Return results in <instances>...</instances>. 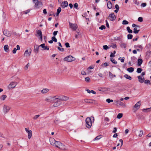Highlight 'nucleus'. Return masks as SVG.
<instances>
[{
    "instance_id": "f257e3e1",
    "label": "nucleus",
    "mask_w": 151,
    "mask_h": 151,
    "mask_svg": "<svg viewBox=\"0 0 151 151\" xmlns=\"http://www.w3.org/2000/svg\"><path fill=\"white\" fill-rule=\"evenodd\" d=\"M56 96H50L47 99H45V101L52 102H54L53 106L54 107H57L60 106L61 104V101L59 99V98H55Z\"/></svg>"
},
{
    "instance_id": "f03ea898",
    "label": "nucleus",
    "mask_w": 151,
    "mask_h": 151,
    "mask_svg": "<svg viewBox=\"0 0 151 151\" xmlns=\"http://www.w3.org/2000/svg\"><path fill=\"white\" fill-rule=\"evenodd\" d=\"M55 145L57 147L61 150H66L65 145L59 141H57Z\"/></svg>"
},
{
    "instance_id": "7ed1b4c3",
    "label": "nucleus",
    "mask_w": 151,
    "mask_h": 151,
    "mask_svg": "<svg viewBox=\"0 0 151 151\" xmlns=\"http://www.w3.org/2000/svg\"><path fill=\"white\" fill-rule=\"evenodd\" d=\"M86 127L88 128H90L92 125V121L91 118L87 117L86 119Z\"/></svg>"
},
{
    "instance_id": "20e7f679",
    "label": "nucleus",
    "mask_w": 151,
    "mask_h": 151,
    "mask_svg": "<svg viewBox=\"0 0 151 151\" xmlns=\"http://www.w3.org/2000/svg\"><path fill=\"white\" fill-rule=\"evenodd\" d=\"M17 84V83L14 82H11L8 86V88L10 90L14 88Z\"/></svg>"
},
{
    "instance_id": "39448f33",
    "label": "nucleus",
    "mask_w": 151,
    "mask_h": 151,
    "mask_svg": "<svg viewBox=\"0 0 151 151\" xmlns=\"http://www.w3.org/2000/svg\"><path fill=\"white\" fill-rule=\"evenodd\" d=\"M64 60L65 61L70 62L75 60V58L71 56H68L64 58Z\"/></svg>"
},
{
    "instance_id": "423d86ee",
    "label": "nucleus",
    "mask_w": 151,
    "mask_h": 151,
    "mask_svg": "<svg viewBox=\"0 0 151 151\" xmlns=\"http://www.w3.org/2000/svg\"><path fill=\"white\" fill-rule=\"evenodd\" d=\"M10 109V107L6 105H4L3 106V111L4 114H6L9 112Z\"/></svg>"
},
{
    "instance_id": "0eeeda50",
    "label": "nucleus",
    "mask_w": 151,
    "mask_h": 151,
    "mask_svg": "<svg viewBox=\"0 0 151 151\" xmlns=\"http://www.w3.org/2000/svg\"><path fill=\"white\" fill-rule=\"evenodd\" d=\"M3 34L7 37H10L12 35V32L7 29H5L3 31Z\"/></svg>"
},
{
    "instance_id": "6e6552de",
    "label": "nucleus",
    "mask_w": 151,
    "mask_h": 151,
    "mask_svg": "<svg viewBox=\"0 0 151 151\" xmlns=\"http://www.w3.org/2000/svg\"><path fill=\"white\" fill-rule=\"evenodd\" d=\"M32 51L31 49L26 50L24 54V55L26 57H28L30 56Z\"/></svg>"
},
{
    "instance_id": "1a4fd4ad",
    "label": "nucleus",
    "mask_w": 151,
    "mask_h": 151,
    "mask_svg": "<svg viewBox=\"0 0 151 151\" xmlns=\"http://www.w3.org/2000/svg\"><path fill=\"white\" fill-rule=\"evenodd\" d=\"M109 19L111 21H113L114 20L116 19V17L115 15H114V13H112L110 14H109Z\"/></svg>"
},
{
    "instance_id": "9d476101",
    "label": "nucleus",
    "mask_w": 151,
    "mask_h": 151,
    "mask_svg": "<svg viewBox=\"0 0 151 151\" xmlns=\"http://www.w3.org/2000/svg\"><path fill=\"white\" fill-rule=\"evenodd\" d=\"M70 27L73 30H75L77 28L76 24H73L71 22H69Z\"/></svg>"
},
{
    "instance_id": "9b49d317",
    "label": "nucleus",
    "mask_w": 151,
    "mask_h": 151,
    "mask_svg": "<svg viewBox=\"0 0 151 151\" xmlns=\"http://www.w3.org/2000/svg\"><path fill=\"white\" fill-rule=\"evenodd\" d=\"M25 129L26 132L28 133V138L29 139H30L32 135V131L30 130L27 129V128H25Z\"/></svg>"
},
{
    "instance_id": "f8f14e48",
    "label": "nucleus",
    "mask_w": 151,
    "mask_h": 151,
    "mask_svg": "<svg viewBox=\"0 0 151 151\" xmlns=\"http://www.w3.org/2000/svg\"><path fill=\"white\" fill-rule=\"evenodd\" d=\"M58 98L61 101H65L69 99V97L66 96H59Z\"/></svg>"
},
{
    "instance_id": "ddd939ff",
    "label": "nucleus",
    "mask_w": 151,
    "mask_h": 151,
    "mask_svg": "<svg viewBox=\"0 0 151 151\" xmlns=\"http://www.w3.org/2000/svg\"><path fill=\"white\" fill-rule=\"evenodd\" d=\"M42 6V2L40 1H37L35 3V7L37 8H39Z\"/></svg>"
},
{
    "instance_id": "4468645a",
    "label": "nucleus",
    "mask_w": 151,
    "mask_h": 151,
    "mask_svg": "<svg viewBox=\"0 0 151 151\" xmlns=\"http://www.w3.org/2000/svg\"><path fill=\"white\" fill-rule=\"evenodd\" d=\"M39 47V46L37 45H34V51L35 53H37L38 52Z\"/></svg>"
},
{
    "instance_id": "2eb2a0df",
    "label": "nucleus",
    "mask_w": 151,
    "mask_h": 151,
    "mask_svg": "<svg viewBox=\"0 0 151 151\" xmlns=\"http://www.w3.org/2000/svg\"><path fill=\"white\" fill-rule=\"evenodd\" d=\"M141 104V103L140 101H139L137 102L135 105L134 106V108H135L137 109H138L140 107V106Z\"/></svg>"
},
{
    "instance_id": "dca6fc26",
    "label": "nucleus",
    "mask_w": 151,
    "mask_h": 151,
    "mask_svg": "<svg viewBox=\"0 0 151 151\" xmlns=\"http://www.w3.org/2000/svg\"><path fill=\"white\" fill-rule=\"evenodd\" d=\"M40 47H41L43 50H49V48L47 46L45 45V44L44 43L41 44L39 46Z\"/></svg>"
},
{
    "instance_id": "f3484780",
    "label": "nucleus",
    "mask_w": 151,
    "mask_h": 151,
    "mask_svg": "<svg viewBox=\"0 0 151 151\" xmlns=\"http://www.w3.org/2000/svg\"><path fill=\"white\" fill-rule=\"evenodd\" d=\"M50 143L51 145L54 146L55 145L56 142L57 141H56L54 139L52 138L50 140Z\"/></svg>"
},
{
    "instance_id": "a211bd4d",
    "label": "nucleus",
    "mask_w": 151,
    "mask_h": 151,
    "mask_svg": "<svg viewBox=\"0 0 151 151\" xmlns=\"http://www.w3.org/2000/svg\"><path fill=\"white\" fill-rule=\"evenodd\" d=\"M139 79V81L140 83H142L145 80V78L143 77V78H142V77L140 76H139L137 77Z\"/></svg>"
},
{
    "instance_id": "6ab92c4d",
    "label": "nucleus",
    "mask_w": 151,
    "mask_h": 151,
    "mask_svg": "<svg viewBox=\"0 0 151 151\" xmlns=\"http://www.w3.org/2000/svg\"><path fill=\"white\" fill-rule=\"evenodd\" d=\"M68 2L67 1H64L61 5V6L63 8L66 7L68 6Z\"/></svg>"
},
{
    "instance_id": "aec40b11",
    "label": "nucleus",
    "mask_w": 151,
    "mask_h": 151,
    "mask_svg": "<svg viewBox=\"0 0 151 151\" xmlns=\"http://www.w3.org/2000/svg\"><path fill=\"white\" fill-rule=\"evenodd\" d=\"M84 101L85 102L87 103H94L95 102V101L93 100L88 99H84Z\"/></svg>"
},
{
    "instance_id": "412c9836",
    "label": "nucleus",
    "mask_w": 151,
    "mask_h": 151,
    "mask_svg": "<svg viewBox=\"0 0 151 151\" xmlns=\"http://www.w3.org/2000/svg\"><path fill=\"white\" fill-rule=\"evenodd\" d=\"M107 6L109 9H111L112 7V5L110 1H109L107 3Z\"/></svg>"
},
{
    "instance_id": "4be33fe9",
    "label": "nucleus",
    "mask_w": 151,
    "mask_h": 151,
    "mask_svg": "<svg viewBox=\"0 0 151 151\" xmlns=\"http://www.w3.org/2000/svg\"><path fill=\"white\" fill-rule=\"evenodd\" d=\"M142 60L141 59H139L138 60L137 65L139 66L141 65L142 63Z\"/></svg>"
},
{
    "instance_id": "5701e85b",
    "label": "nucleus",
    "mask_w": 151,
    "mask_h": 151,
    "mask_svg": "<svg viewBox=\"0 0 151 151\" xmlns=\"http://www.w3.org/2000/svg\"><path fill=\"white\" fill-rule=\"evenodd\" d=\"M37 35H36V36L38 37L42 35V32L40 30L37 31Z\"/></svg>"
},
{
    "instance_id": "b1692460",
    "label": "nucleus",
    "mask_w": 151,
    "mask_h": 151,
    "mask_svg": "<svg viewBox=\"0 0 151 151\" xmlns=\"http://www.w3.org/2000/svg\"><path fill=\"white\" fill-rule=\"evenodd\" d=\"M146 55L148 58L151 57V51H147L146 53Z\"/></svg>"
},
{
    "instance_id": "393cba45",
    "label": "nucleus",
    "mask_w": 151,
    "mask_h": 151,
    "mask_svg": "<svg viewBox=\"0 0 151 151\" xmlns=\"http://www.w3.org/2000/svg\"><path fill=\"white\" fill-rule=\"evenodd\" d=\"M4 50L6 52H9V46L8 45H4Z\"/></svg>"
},
{
    "instance_id": "a878e982",
    "label": "nucleus",
    "mask_w": 151,
    "mask_h": 151,
    "mask_svg": "<svg viewBox=\"0 0 151 151\" xmlns=\"http://www.w3.org/2000/svg\"><path fill=\"white\" fill-rule=\"evenodd\" d=\"M134 70V69L132 67H130L127 69V70L128 71L129 73L132 72Z\"/></svg>"
},
{
    "instance_id": "bb28decb",
    "label": "nucleus",
    "mask_w": 151,
    "mask_h": 151,
    "mask_svg": "<svg viewBox=\"0 0 151 151\" xmlns=\"http://www.w3.org/2000/svg\"><path fill=\"white\" fill-rule=\"evenodd\" d=\"M124 77L127 79H129V80H131L132 79L131 77L127 74H125L124 76Z\"/></svg>"
},
{
    "instance_id": "cd10ccee",
    "label": "nucleus",
    "mask_w": 151,
    "mask_h": 151,
    "mask_svg": "<svg viewBox=\"0 0 151 151\" xmlns=\"http://www.w3.org/2000/svg\"><path fill=\"white\" fill-rule=\"evenodd\" d=\"M49 90L48 89L45 88L43 89L41 91V92L43 93H47L48 91Z\"/></svg>"
},
{
    "instance_id": "c85d7f7f",
    "label": "nucleus",
    "mask_w": 151,
    "mask_h": 151,
    "mask_svg": "<svg viewBox=\"0 0 151 151\" xmlns=\"http://www.w3.org/2000/svg\"><path fill=\"white\" fill-rule=\"evenodd\" d=\"M139 31V29L137 30V29L136 27H135L133 29V32L135 34L138 33Z\"/></svg>"
},
{
    "instance_id": "c756f323",
    "label": "nucleus",
    "mask_w": 151,
    "mask_h": 151,
    "mask_svg": "<svg viewBox=\"0 0 151 151\" xmlns=\"http://www.w3.org/2000/svg\"><path fill=\"white\" fill-rule=\"evenodd\" d=\"M123 116V114L122 113H119L117 115L116 118L118 119H120Z\"/></svg>"
},
{
    "instance_id": "7c9ffc66",
    "label": "nucleus",
    "mask_w": 151,
    "mask_h": 151,
    "mask_svg": "<svg viewBox=\"0 0 151 151\" xmlns=\"http://www.w3.org/2000/svg\"><path fill=\"white\" fill-rule=\"evenodd\" d=\"M117 104H119L120 106H125V105L122 102L120 101H117Z\"/></svg>"
},
{
    "instance_id": "2f4dec72",
    "label": "nucleus",
    "mask_w": 151,
    "mask_h": 151,
    "mask_svg": "<svg viewBox=\"0 0 151 151\" xmlns=\"http://www.w3.org/2000/svg\"><path fill=\"white\" fill-rule=\"evenodd\" d=\"M30 64L29 63H28L24 67V69L25 70H27L28 67L29 66Z\"/></svg>"
},
{
    "instance_id": "473e14b6",
    "label": "nucleus",
    "mask_w": 151,
    "mask_h": 151,
    "mask_svg": "<svg viewBox=\"0 0 151 151\" xmlns=\"http://www.w3.org/2000/svg\"><path fill=\"white\" fill-rule=\"evenodd\" d=\"M127 29L129 33H132V31L130 29L129 27H127Z\"/></svg>"
},
{
    "instance_id": "72a5a7b5",
    "label": "nucleus",
    "mask_w": 151,
    "mask_h": 151,
    "mask_svg": "<svg viewBox=\"0 0 151 151\" xmlns=\"http://www.w3.org/2000/svg\"><path fill=\"white\" fill-rule=\"evenodd\" d=\"M6 95H2L0 98V99L2 100H4L6 98Z\"/></svg>"
},
{
    "instance_id": "f704fd0d",
    "label": "nucleus",
    "mask_w": 151,
    "mask_h": 151,
    "mask_svg": "<svg viewBox=\"0 0 151 151\" xmlns=\"http://www.w3.org/2000/svg\"><path fill=\"white\" fill-rule=\"evenodd\" d=\"M110 60L113 63L115 64H116L117 63V62L114 59L111 58H110Z\"/></svg>"
},
{
    "instance_id": "c9c22d12",
    "label": "nucleus",
    "mask_w": 151,
    "mask_h": 151,
    "mask_svg": "<svg viewBox=\"0 0 151 151\" xmlns=\"http://www.w3.org/2000/svg\"><path fill=\"white\" fill-rule=\"evenodd\" d=\"M61 8L60 7H59L58 9L57 10V15L58 16L59 15L60 13V12L61 11Z\"/></svg>"
},
{
    "instance_id": "e433bc0d",
    "label": "nucleus",
    "mask_w": 151,
    "mask_h": 151,
    "mask_svg": "<svg viewBox=\"0 0 151 151\" xmlns=\"http://www.w3.org/2000/svg\"><path fill=\"white\" fill-rule=\"evenodd\" d=\"M142 70V69L141 68H138L137 69V72L138 73H140Z\"/></svg>"
},
{
    "instance_id": "4c0bfd02",
    "label": "nucleus",
    "mask_w": 151,
    "mask_h": 151,
    "mask_svg": "<svg viewBox=\"0 0 151 151\" xmlns=\"http://www.w3.org/2000/svg\"><path fill=\"white\" fill-rule=\"evenodd\" d=\"M150 108H147L146 109H144L143 110V111L144 112H150Z\"/></svg>"
},
{
    "instance_id": "58836bf2",
    "label": "nucleus",
    "mask_w": 151,
    "mask_h": 151,
    "mask_svg": "<svg viewBox=\"0 0 151 151\" xmlns=\"http://www.w3.org/2000/svg\"><path fill=\"white\" fill-rule=\"evenodd\" d=\"M133 37V35L131 34H128L127 35V38L128 39H131Z\"/></svg>"
},
{
    "instance_id": "ea45409f",
    "label": "nucleus",
    "mask_w": 151,
    "mask_h": 151,
    "mask_svg": "<svg viewBox=\"0 0 151 151\" xmlns=\"http://www.w3.org/2000/svg\"><path fill=\"white\" fill-rule=\"evenodd\" d=\"M129 23V22L125 20H124L122 22V24H127Z\"/></svg>"
},
{
    "instance_id": "a19ab883",
    "label": "nucleus",
    "mask_w": 151,
    "mask_h": 151,
    "mask_svg": "<svg viewBox=\"0 0 151 151\" xmlns=\"http://www.w3.org/2000/svg\"><path fill=\"white\" fill-rule=\"evenodd\" d=\"M103 48L105 50H107V49L109 48V47L107 45H103Z\"/></svg>"
},
{
    "instance_id": "79ce46f5",
    "label": "nucleus",
    "mask_w": 151,
    "mask_h": 151,
    "mask_svg": "<svg viewBox=\"0 0 151 151\" xmlns=\"http://www.w3.org/2000/svg\"><path fill=\"white\" fill-rule=\"evenodd\" d=\"M93 67H91V66H90L87 69V70L88 71V73H91V71H90V69H93Z\"/></svg>"
},
{
    "instance_id": "37998d69",
    "label": "nucleus",
    "mask_w": 151,
    "mask_h": 151,
    "mask_svg": "<svg viewBox=\"0 0 151 151\" xmlns=\"http://www.w3.org/2000/svg\"><path fill=\"white\" fill-rule=\"evenodd\" d=\"M51 39L53 41L55 42H57V40L55 36L52 37Z\"/></svg>"
},
{
    "instance_id": "c03bdc74",
    "label": "nucleus",
    "mask_w": 151,
    "mask_h": 151,
    "mask_svg": "<svg viewBox=\"0 0 151 151\" xmlns=\"http://www.w3.org/2000/svg\"><path fill=\"white\" fill-rule=\"evenodd\" d=\"M109 76L111 78H112L113 77H116V75H113V74L110 72H109Z\"/></svg>"
},
{
    "instance_id": "a18cd8bd",
    "label": "nucleus",
    "mask_w": 151,
    "mask_h": 151,
    "mask_svg": "<svg viewBox=\"0 0 151 151\" xmlns=\"http://www.w3.org/2000/svg\"><path fill=\"white\" fill-rule=\"evenodd\" d=\"M105 28L106 27L104 25H101L100 27H99V29L101 30L105 29Z\"/></svg>"
},
{
    "instance_id": "49530a36",
    "label": "nucleus",
    "mask_w": 151,
    "mask_h": 151,
    "mask_svg": "<svg viewBox=\"0 0 151 151\" xmlns=\"http://www.w3.org/2000/svg\"><path fill=\"white\" fill-rule=\"evenodd\" d=\"M120 46L122 48H125L126 47V45L124 43H122L121 44Z\"/></svg>"
},
{
    "instance_id": "de8ad7c7",
    "label": "nucleus",
    "mask_w": 151,
    "mask_h": 151,
    "mask_svg": "<svg viewBox=\"0 0 151 151\" xmlns=\"http://www.w3.org/2000/svg\"><path fill=\"white\" fill-rule=\"evenodd\" d=\"M138 20L139 22H142L143 21V18L142 17H139L138 18Z\"/></svg>"
},
{
    "instance_id": "09e8293b",
    "label": "nucleus",
    "mask_w": 151,
    "mask_h": 151,
    "mask_svg": "<svg viewBox=\"0 0 151 151\" xmlns=\"http://www.w3.org/2000/svg\"><path fill=\"white\" fill-rule=\"evenodd\" d=\"M101 138V136H97L94 139V140H97Z\"/></svg>"
},
{
    "instance_id": "8fccbe9b",
    "label": "nucleus",
    "mask_w": 151,
    "mask_h": 151,
    "mask_svg": "<svg viewBox=\"0 0 151 151\" xmlns=\"http://www.w3.org/2000/svg\"><path fill=\"white\" fill-rule=\"evenodd\" d=\"M40 116L39 115H37L35 116L33 118L35 120L37 119Z\"/></svg>"
},
{
    "instance_id": "3c124183",
    "label": "nucleus",
    "mask_w": 151,
    "mask_h": 151,
    "mask_svg": "<svg viewBox=\"0 0 151 151\" xmlns=\"http://www.w3.org/2000/svg\"><path fill=\"white\" fill-rule=\"evenodd\" d=\"M106 101L108 103H110L111 102H112L113 101V100H111L109 99H108L106 100Z\"/></svg>"
},
{
    "instance_id": "603ef678",
    "label": "nucleus",
    "mask_w": 151,
    "mask_h": 151,
    "mask_svg": "<svg viewBox=\"0 0 151 151\" xmlns=\"http://www.w3.org/2000/svg\"><path fill=\"white\" fill-rule=\"evenodd\" d=\"M134 3L136 4L137 5H138L139 4V2H138L137 0H134Z\"/></svg>"
},
{
    "instance_id": "864d4df0",
    "label": "nucleus",
    "mask_w": 151,
    "mask_h": 151,
    "mask_svg": "<svg viewBox=\"0 0 151 151\" xmlns=\"http://www.w3.org/2000/svg\"><path fill=\"white\" fill-rule=\"evenodd\" d=\"M143 134V131L142 130H141L139 132V137H142Z\"/></svg>"
},
{
    "instance_id": "5fc2aeb1",
    "label": "nucleus",
    "mask_w": 151,
    "mask_h": 151,
    "mask_svg": "<svg viewBox=\"0 0 151 151\" xmlns=\"http://www.w3.org/2000/svg\"><path fill=\"white\" fill-rule=\"evenodd\" d=\"M144 83H145V84H147V83H149V84H150V81H149V80H145V81Z\"/></svg>"
},
{
    "instance_id": "6e6d98bb",
    "label": "nucleus",
    "mask_w": 151,
    "mask_h": 151,
    "mask_svg": "<svg viewBox=\"0 0 151 151\" xmlns=\"http://www.w3.org/2000/svg\"><path fill=\"white\" fill-rule=\"evenodd\" d=\"M65 45L66 47L67 48L70 47L69 44L68 42H66L65 43Z\"/></svg>"
},
{
    "instance_id": "4d7b16f0",
    "label": "nucleus",
    "mask_w": 151,
    "mask_h": 151,
    "mask_svg": "<svg viewBox=\"0 0 151 151\" xmlns=\"http://www.w3.org/2000/svg\"><path fill=\"white\" fill-rule=\"evenodd\" d=\"M17 49L16 48H14L12 51V52L14 54H15L16 52Z\"/></svg>"
},
{
    "instance_id": "13d9d810",
    "label": "nucleus",
    "mask_w": 151,
    "mask_h": 151,
    "mask_svg": "<svg viewBox=\"0 0 151 151\" xmlns=\"http://www.w3.org/2000/svg\"><path fill=\"white\" fill-rule=\"evenodd\" d=\"M146 3H144L142 4H141V6L142 7H145L146 6Z\"/></svg>"
},
{
    "instance_id": "bf43d9fd",
    "label": "nucleus",
    "mask_w": 151,
    "mask_h": 151,
    "mask_svg": "<svg viewBox=\"0 0 151 151\" xmlns=\"http://www.w3.org/2000/svg\"><path fill=\"white\" fill-rule=\"evenodd\" d=\"M90 79L89 77H86L85 78V81L86 82H89L90 81Z\"/></svg>"
},
{
    "instance_id": "052dcab7",
    "label": "nucleus",
    "mask_w": 151,
    "mask_h": 151,
    "mask_svg": "<svg viewBox=\"0 0 151 151\" xmlns=\"http://www.w3.org/2000/svg\"><path fill=\"white\" fill-rule=\"evenodd\" d=\"M78 7V4L77 3H75L74 5V7L77 9Z\"/></svg>"
},
{
    "instance_id": "680f3d73",
    "label": "nucleus",
    "mask_w": 151,
    "mask_h": 151,
    "mask_svg": "<svg viewBox=\"0 0 151 151\" xmlns=\"http://www.w3.org/2000/svg\"><path fill=\"white\" fill-rule=\"evenodd\" d=\"M117 131V129L116 128V127H114V128L113 130L112 131V132L114 133H115Z\"/></svg>"
},
{
    "instance_id": "e2e57ef3",
    "label": "nucleus",
    "mask_w": 151,
    "mask_h": 151,
    "mask_svg": "<svg viewBox=\"0 0 151 151\" xmlns=\"http://www.w3.org/2000/svg\"><path fill=\"white\" fill-rule=\"evenodd\" d=\"M58 49L59 50H60V51H62V52H63V51H64V49H63V48H60V47H58Z\"/></svg>"
},
{
    "instance_id": "0e129e2a",
    "label": "nucleus",
    "mask_w": 151,
    "mask_h": 151,
    "mask_svg": "<svg viewBox=\"0 0 151 151\" xmlns=\"http://www.w3.org/2000/svg\"><path fill=\"white\" fill-rule=\"evenodd\" d=\"M115 7L116 9L119 10V6L118 4H116L115 6Z\"/></svg>"
},
{
    "instance_id": "69168bd1",
    "label": "nucleus",
    "mask_w": 151,
    "mask_h": 151,
    "mask_svg": "<svg viewBox=\"0 0 151 151\" xmlns=\"http://www.w3.org/2000/svg\"><path fill=\"white\" fill-rule=\"evenodd\" d=\"M81 74L83 75H86V72L85 71L82 70L81 71Z\"/></svg>"
},
{
    "instance_id": "338daca9",
    "label": "nucleus",
    "mask_w": 151,
    "mask_h": 151,
    "mask_svg": "<svg viewBox=\"0 0 151 151\" xmlns=\"http://www.w3.org/2000/svg\"><path fill=\"white\" fill-rule=\"evenodd\" d=\"M30 10H26L24 12V13L25 14H27L28 13H29V12H30Z\"/></svg>"
},
{
    "instance_id": "774afa93",
    "label": "nucleus",
    "mask_w": 151,
    "mask_h": 151,
    "mask_svg": "<svg viewBox=\"0 0 151 151\" xmlns=\"http://www.w3.org/2000/svg\"><path fill=\"white\" fill-rule=\"evenodd\" d=\"M104 120L106 122H109V119L107 117H106L104 118Z\"/></svg>"
}]
</instances>
